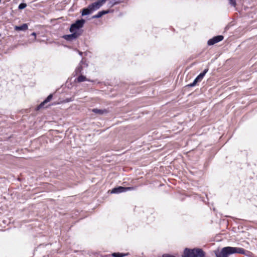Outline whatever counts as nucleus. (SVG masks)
Returning a JSON list of instances; mask_svg holds the SVG:
<instances>
[{
    "label": "nucleus",
    "mask_w": 257,
    "mask_h": 257,
    "mask_svg": "<svg viewBox=\"0 0 257 257\" xmlns=\"http://www.w3.org/2000/svg\"><path fill=\"white\" fill-rule=\"evenodd\" d=\"M245 250L243 248L227 246L223 247L221 251L216 254L217 257H228V255L233 253L245 254Z\"/></svg>",
    "instance_id": "obj_1"
},
{
    "label": "nucleus",
    "mask_w": 257,
    "mask_h": 257,
    "mask_svg": "<svg viewBox=\"0 0 257 257\" xmlns=\"http://www.w3.org/2000/svg\"><path fill=\"white\" fill-rule=\"evenodd\" d=\"M204 252L201 248H185L183 257H204Z\"/></svg>",
    "instance_id": "obj_2"
},
{
    "label": "nucleus",
    "mask_w": 257,
    "mask_h": 257,
    "mask_svg": "<svg viewBox=\"0 0 257 257\" xmlns=\"http://www.w3.org/2000/svg\"><path fill=\"white\" fill-rule=\"evenodd\" d=\"M85 22V21L83 19L77 20L75 23L71 25V27L70 28V31L71 33H73L71 35H68V37H71L73 38H76L78 36V34L75 33V32L77 30L79 29L80 28H82L84 23Z\"/></svg>",
    "instance_id": "obj_3"
},
{
    "label": "nucleus",
    "mask_w": 257,
    "mask_h": 257,
    "mask_svg": "<svg viewBox=\"0 0 257 257\" xmlns=\"http://www.w3.org/2000/svg\"><path fill=\"white\" fill-rule=\"evenodd\" d=\"M107 0H97L96 2L89 5L90 9L92 11L99 9L102 5H103Z\"/></svg>",
    "instance_id": "obj_4"
},
{
    "label": "nucleus",
    "mask_w": 257,
    "mask_h": 257,
    "mask_svg": "<svg viewBox=\"0 0 257 257\" xmlns=\"http://www.w3.org/2000/svg\"><path fill=\"white\" fill-rule=\"evenodd\" d=\"M135 189L133 187H123L119 186L118 187L114 188L111 190L112 193H119L121 192H126L127 191L133 190Z\"/></svg>",
    "instance_id": "obj_5"
},
{
    "label": "nucleus",
    "mask_w": 257,
    "mask_h": 257,
    "mask_svg": "<svg viewBox=\"0 0 257 257\" xmlns=\"http://www.w3.org/2000/svg\"><path fill=\"white\" fill-rule=\"evenodd\" d=\"M208 69H205L203 72L201 73L195 79V80H194V81L193 82V83H190L189 86H191V87H192V86H195L196 83L199 82V81H200L204 77V75H205V74L207 72Z\"/></svg>",
    "instance_id": "obj_6"
},
{
    "label": "nucleus",
    "mask_w": 257,
    "mask_h": 257,
    "mask_svg": "<svg viewBox=\"0 0 257 257\" xmlns=\"http://www.w3.org/2000/svg\"><path fill=\"white\" fill-rule=\"evenodd\" d=\"M223 39V36L221 35L217 36L215 37H214L213 38L210 39L208 41V45H214L221 41H222Z\"/></svg>",
    "instance_id": "obj_7"
},
{
    "label": "nucleus",
    "mask_w": 257,
    "mask_h": 257,
    "mask_svg": "<svg viewBox=\"0 0 257 257\" xmlns=\"http://www.w3.org/2000/svg\"><path fill=\"white\" fill-rule=\"evenodd\" d=\"M53 98V94H50L46 99L45 100L41 102L37 107V109H40L41 108L44 107L45 104L50 102Z\"/></svg>",
    "instance_id": "obj_8"
},
{
    "label": "nucleus",
    "mask_w": 257,
    "mask_h": 257,
    "mask_svg": "<svg viewBox=\"0 0 257 257\" xmlns=\"http://www.w3.org/2000/svg\"><path fill=\"white\" fill-rule=\"evenodd\" d=\"M129 255L128 252L126 253H120V252H114L111 254H108L105 255V257H123Z\"/></svg>",
    "instance_id": "obj_9"
},
{
    "label": "nucleus",
    "mask_w": 257,
    "mask_h": 257,
    "mask_svg": "<svg viewBox=\"0 0 257 257\" xmlns=\"http://www.w3.org/2000/svg\"><path fill=\"white\" fill-rule=\"evenodd\" d=\"M28 29V26L27 24H24L22 26H16L14 28L15 30L19 31H26Z\"/></svg>",
    "instance_id": "obj_10"
},
{
    "label": "nucleus",
    "mask_w": 257,
    "mask_h": 257,
    "mask_svg": "<svg viewBox=\"0 0 257 257\" xmlns=\"http://www.w3.org/2000/svg\"><path fill=\"white\" fill-rule=\"evenodd\" d=\"M91 9H90V6L89 5L87 8H84L82 10V15L85 16L91 14L92 12Z\"/></svg>",
    "instance_id": "obj_11"
},
{
    "label": "nucleus",
    "mask_w": 257,
    "mask_h": 257,
    "mask_svg": "<svg viewBox=\"0 0 257 257\" xmlns=\"http://www.w3.org/2000/svg\"><path fill=\"white\" fill-rule=\"evenodd\" d=\"M108 11H102L99 12L96 15L93 16V18H99L101 17L103 15L108 13Z\"/></svg>",
    "instance_id": "obj_12"
},
{
    "label": "nucleus",
    "mask_w": 257,
    "mask_h": 257,
    "mask_svg": "<svg viewBox=\"0 0 257 257\" xmlns=\"http://www.w3.org/2000/svg\"><path fill=\"white\" fill-rule=\"evenodd\" d=\"M75 81L78 82H81L85 81H89V80L87 79L85 76L81 75L78 77Z\"/></svg>",
    "instance_id": "obj_13"
},
{
    "label": "nucleus",
    "mask_w": 257,
    "mask_h": 257,
    "mask_svg": "<svg viewBox=\"0 0 257 257\" xmlns=\"http://www.w3.org/2000/svg\"><path fill=\"white\" fill-rule=\"evenodd\" d=\"M92 111L98 114H103L104 113H106L107 112V111L106 109H99L97 108H94L92 110Z\"/></svg>",
    "instance_id": "obj_14"
},
{
    "label": "nucleus",
    "mask_w": 257,
    "mask_h": 257,
    "mask_svg": "<svg viewBox=\"0 0 257 257\" xmlns=\"http://www.w3.org/2000/svg\"><path fill=\"white\" fill-rule=\"evenodd\" d=\"M27 7V5L25 3H21L19 6V9L21 10Z\"/></svg>",
    "instance_id": "obj_15"
},
{
    "label": "nucleus",
    "mask_w": 257,
    "mask_h": 257,
    "mask_svg": "<svg viewBox=\"0 0 257 257\" xmlns=\"http://www.w3.org/2000/svg\"><path fill=\"white\" fill-rule=\"evenodd\" d=\"M229 3L230 4L234 6V7H235L236 5V1L235 0H229Z\"/></svg>",
    "instance_id": "obj_16"
},
{
    "label": "nucleus",
    "mask_w": 257,
    "mask_h": 257,
    "mask_svg": "<svg viewBox=\"0 0 257 257\" xmlns=\"http://www.w3.org/2000/svg\"><path fill=\"white\" fill-rule=\"evenodd\" d=\"M162 257H175L174 255L169 254H164L163 255Z\"/></svg>",
    "instance_id": "obj_17"
},
{
    "label": "nucleus",
    "mask_w": 257,
    "mask_h": 257,
    "mask_svg": "<svg viewBox=\"0 0 257 257\" xmlns=\"http://www.w3.org/2000/svg\"><path fill=\"white\" fill-rule=\"evenodd\" d=\"M81 70H82V68H81V67H80V68H78V69H77V71H79V72H81Z\"/></svg>",
    "instance_id": "obj_18"
},
{
    "label": "nucleus",
    "mask_w": 257,
    "mask_h": 257,
    "mask_svg": "<svg viewBox=\"0 0 257 257\" xmlns=\"http://www.w3.org/2000/svg\"><path fill=\"white\" fill-rule=\"evenodd\" d=\"M32 35L33 36H35V37H36V34L35 32L33 33L32 34Z\"/></svg>",
    "instance_id": "obj_19"
}]
</instances>
